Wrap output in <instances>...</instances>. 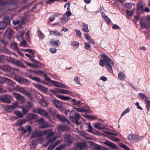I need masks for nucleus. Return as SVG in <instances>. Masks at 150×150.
Instances as JSON below:
<instances>
[{
  "label": "nucleus",
  "instance_id": "obj_60",
  "mask_svg": "<svg viewBox=\"0 0 150 150\" xmlns=\"http://www.w3.org/2000/svg\"><path fill=\"white\" fill-rule=\"evenodd\" d=\"M134 139L135 140L136 142H139L140 140L141 139V137L140 136H139L136 135L135 136V137H134Z\"/></svg>",
  "mask_w": 150,
  "mask_h": 150
},
{
  "label": "nucleus",
  "instance_id": "obj_40",
  "mask_svg": "<svg viewBox=\"0 0 150 150\" xmlns=\"http://www.w3.org/2000/svg\"><path fill=\"white\" fill-rule=\"evenodd\" d=\"M86 124L88 125L87 127L88 128L87 130V131L91 133L92 132L93 130V127L91 125V123H86Z\"/></svg>",
  "mask_w": 150,
  "mask_h": 150
},
{
  "label": "nucleus",
  "instance_id": "obj_25",
  "mask_svg": "<svg viewBox=\"0 0 150 150\" xmlns=\"http://www.w3.org/2000/svg\"><path fill=\"white\" fill-rule=\"evenodd\" d=\"M50 35H55L57 36H59L60 33L56 30H52L50 31Z\"/></svg>",
  "mask_w": 150,
  "mask_h": 150
},
{
  "label": "nucleus",
  "instance_id": "obj_20",
  "mask_svg": "<svg viewBox=\"0 0 150 150\" xmlns=\"http://www.w3.org/2000/svg\"><path fill=\"white\" fill-rule=\"evenodd\" d=\"M140 23L141 27L147 28L148 27V24L146 21H144L143 20H141L140 21Z\"/></svg>",
  "mask_w": 150,
  "mask_h": 150
},
{
  "label": "nucleus",
  "instance_id": "obj_16",
  "mask_svg": "<svg viewBox=\"0 0 150 150\" xmlns=\"http://www.w3.org/2000/svg\"><path fill=\"white\" fill-rule=\"evenodd\" d=\"M50 82H52L53 84L56 87L62 88H67V86H66L64 85L63 84L61 83H60L53 81H50Z\"/></svg>",
  "mask_w": 150,
  "mask_h": 150
},
{
  "label": "nucleus",
  "instance_id": "obj_61",
  "mask_svg": "<svg viewBox=\"0 0 150 150\" xmlns=\"http://www.w3.org/2000/svg\"><path fill=\"white\" fill-rule=\"evenodd\" d=\"M27 42L26 40H24L21 43V46L23 47H26Z\"/></svg>",
  "mask_w": 150,
  "mask_h": 150
},
{
  "label": "nucleus",
  "instance_id": "obj_42",
  "mask_svg": "<svg viewBox=\"0 0 150 150\" xmlns=\"http://www.w3.org/2000/svg\"><path fill=\"white\" fill-rule=\"evenodd\" d=\"M103 17L105 21H107V24L108 25L110 24L111 22V20L108 16L105 14H104Z\"/></svg>",
  "mask_w": 150,
  "mask_h": 150
},
{
  "label": "nucleus",
  "instance_id": "obj_56",
  "mask_svg": "<svg viewBox=\"0 0 150 150\" xmlns=\"http://www.w3.org/2000/svg\"><path fill=\"white\" fill-rule=\"evenodd\" d=\"M75 31L76 34L80 38H81V33L80 30L76 29L75 30Z\"/></svg>",
  "mask_w": 150,
  "mask_h": 150
},
{
  "label": "nucleus",
  "instance_id": "obj_62",
  "mask_svg": "<svg viewBox=\"0 0 150 150\" xmlns=\"http://www.w3.org/2000/svg\"><path fill=\"white\" fill-rule=\"evenodd\" d=\"M55 147L53 144H51L49 146L47 150H52Z\"/></svg>",
  "mask_w": 150,
  "mask_h": 150
},
{
  "label": "nucleus",
  "instance_id": "obj_39",
  "mask_svg": "<svg viewBox=\"0 0 150 150\" xmlns=\"http://www.w3.org/2000/svg\"><path fill=\"white\" fill-rule=\"evenodd\" d=\"M21 50H23L25 52H28L30 53L31 54H33L35 52V50L33 49H21Z\"/></svg>",
  "mask_w": 150,
  "mask_h": 150
},
{
  "label": "nucleus",
  "instance_id": "obj_2",
  "mask_svg": "<svg viewBox=\"0 0 150 150\" xmlns=\"http://www.w3.org/2000/svg\"><path fill=\"white\" fill-rule=\"evenodd\" d=\"M1 69L4 71L8 72L12 74H15L16 71H18L17 69L11 67L10 66L8 65H5L1 66Z\"/></svg>",
  "mask_w": 150,
  "mask_h": 150
},
{
  "label": "nucleus",
  "instance_id": "obj_1",
  "mask_svg": "<svg viewBox=\"0 0 150 150\" xmlns=\"http://www.w3.org/2000/svg\"><path fill=\"white\" fill-rule=\"evenodd\" d=\"M100 55L104 59H100L99 65L102 67L105 65L108 71L110 73H113L111 65L113 66H114V62L105 53L101 54Z\"/></svg>",
  "mask_w": 150,
  "mask_h": 150
},
{
  "label": "nucleus",
  "instance_id": "obj_17",
  "mask_svg": "<svg viewBox=\"0 0 150 150\" xmlns=\"http://www.w3.org/2000/svg\"><path fill=\"white\" fill-rule=\"evenodd\" d=\"M38 116L35 114L30 113L27 115L26 116L27 119L29 120L35 119Z\"/></svg>",
  "mask_w": 150,
  "mask_h": 150
},
{
  "label": "nucleus",
  "instance_id": "obj_5",
  "mask_svg": "<svg viewBox=\"0 0 150 150\" xmlns=\"http://www.w3.org/2000/svg\"><path fill=\"white\" fill-rule=\"evenodd\" d=\"M73 119L75 123L77 125L80 124L83 121V119L78 113H76Z\"/></svg>",
  "mask_w": 150,
  "mask_h": 150
},
{
  "label": "nucleus",
  "instance_id": "obj_8",
  "mask_svg": "<svg viewBox=\"0 0 150 150\" xmlns=\"http://www.w3.org/2000/svg\"><path fill=\"white\" fill-rule=\"evenodd\" d=\"M34 111L35 112L45 117H47L48 115V113L45 110L39 108L37 109H35Z\"/></svg>",
  "mask_w": 150,
  "mask_h": 150
},
{
  "label": "nucleus",
  "instance_id": "obj_63",
  "mask_svg": "<svg viewBox=\"0 0 150 150\" xmlns=\"http://www.w3.org/2000/svg\"><path fill=\"white\" fill-rule=\"evenodd\" d=\"M95 148L97 149V150H103V147L100 146L98 145H96L95 146Z\"/></svg>",
  "mask_w": 150,
  "mask_h": 150
},
{
  "label": "nucleus",
  "instance_id": "obj_59",
  "mask_svg": "<svg viewBox=\"0 0 150 150\" xmlns=\"http://www.w3.org/2000/svg\"><path fill=\"white\" fill-rule=\"evenodd\" d=\"M125 7L128 9H130L132 7V4L130 3H127L125 4Z\"/></svg>",
  "mask_w": 150,
  "mask_h": 150
},
{
  "label": "nucleus",
  "instance_id": "obj_22",
  "mask_svg": "<svg viewBox=\"0 0 150 150\" xmlns=\"http://www.w3.org/2000/svg\"><path fill=\"white\" fill-rule=\"evenodd\" d=\"M94 126L96 128L100 130L103 129L104 128V126L102 125V123H96L95 124Z\"/></svg>",
  "mask_w": 150,
  "mask_h": 150
},
{
  "label": "nucleus",
  "instance_id": "obj_23",
  "mask_svg": "<svg viewBox=\"0 0 150 150\" xmlns=\"http://www.w3.org/2000/svg\"><path fill=\"white\" fill-rule=\"evenodd\" d=\"M7 25V22L5 21L0 22V30L5 28L6 27Z\"/></svg>",
  "mask_w": 150,
  "mask_h": 150
},
{
  "label": "nucleus",
  "instance_id": "obj_53",
  "mask_svg": "<svg viewBox=\"0 0 150 150\" xmlns=\"http://www.w3.org/2000/svg\"><path fill=\"white\" fill-rule=\"evenodd\" d=\"M56 139V137H54L53 138L51 139H47V142L50 144V143H52L53 142L55 141Z\"/></svg>",
  "mask_w": 150,
  "mask_h": 150
},
{
  "label": "nucleus",
  "instance_id": "obj_11",
  "mask_svg": "<svg viewBox=\"0 0 150 150\" xmlns=\"http://www.w3.org/2000/svg\"><path fill=\"white\" fill-rule=\"evenodd\" d=\"M137 13L140 12L141 13H143L144 8V7L145 5V4L141 1L137 4Z\"/></svg>",
  "mask_w": 150,
  "mask_h": 150
},
{
  "label": "nucleus",
  "instance_id": "obj_52",
  "mask_svg": "<svg viewBox=\"0 0 150 150\" xmlns=\"http://www.w3.org/2000/svg\"><path fill=\"white\" fill-rule=\"evenodd\" d=\"M51 113L53 116L56 117V115L58 114L57 112L55 110L52 109L51 110Z\"/></svg>",
  "mask_w": 150,
  "mask_h": 150
},
{
  "label": "nucleus",
  "instance_id": "obj_47",
  "mask_svg": "<svg viewBox=\"0 0 150 150\" xmlns=\"http://www.w3.org/2000/svg\"><path fill=\"white\" fill-rule=\"evenodd\" d=\"M138 95L142 99H145V98H148L146 95L143 93H139L138 94Z\"/></svg>",
  "mask_w": 150,
  "mask_h": 150
},
{
  "label": "nucleus",
  "instance_id": "obj_44",
  "mask_svg": "<svg viewBox=\"0 0 150 150\" xmlns=\"http://www.w3.org/2000/svg\"><path fill=\"white\" fill-rule=\"evenodd\" d=\"M145 101L146 103V105L147 110L149 111L150 108V101L147 99H145Z\"/></svg>",
  "mask_w": 150,
  "mask_h": 150
},
{
  "label": "nucleus",
  "instance_id": "obj_12",
  "mask_svg": "<svg viewBox=\"0 0 150 150\" xmlns=\"http://www.w3.org/2000/svg\"><path fill=\"white\" fill-rule=\"evenodd\" d=\"M52 101L57 108H61L63 107V104L62 102L58 100H52Z\"/></svg>",
  "mask_w": 150,
  "mask_h": 150
},
{
  "label": "nucleus",
  "instance_id": "obj_18",
  "mask_svg": "<svg viewBox=\"0 0 150 150\" xmlns=\"http://www.w3.org/2000/svg\"><path fill=\"white\" fill-rule=\"evenodd\" d=\"M66 14H64L62 17L60 18V21L63 24H65L70 19L69 17L66 16Z\"/></svg>",
  "mask_w": 150,
  "mask_h": 150
},
{
  "label": "nucleus",
  "instance_id": "obj_64",
  "mask_svg": "<svg viewBox=\"0 0 150 150\" xmlns=\"http://www.w3.org/2000/svg\"><path fill=\"white\" fill-rule=\"evenodd\" d=\"M95 148L97 149V150H103V147L100 146L98 145H96L95 146Z\"/></svg>",
  "mask_w": 150,
  "mask_h": 150
},
{
  "label": "nucleus",
  "instance_id": "obj_3",
  "mask_svg": "<svg viewBox=\"0 0 150 150\" xmlns=\"http://www.w3.org/2000/svg\"><path fill=\"white\" fill-rule=\"evenodd\" d=\"M18 131H21L22 134H25L27 131H28L29 134L32 131L31 126L28 125H26L25 127L21 126L18 129Z\"/></svg>",
  "mask_w": 150,
  "mask_h": 150
},
{
  "label": "nucleus",
  "instance_id": "obj_13",
  "mask_svg": "<svg viewBox=\"0 0 150 150\" xmlns=\"http://www.w3.org/2000/svg\"><path fill=\"white\" fill-rule=\"evenodd\" d=\"M76 146L78 149L80 150H83L86 148V145L84 142H79L76 144Z\"/></svg>",
  "mask_w": 150,
  "mask_h": 150
},
{
  "label": "nucleus",
  "instance_id": "obj_57",
  "mask_svg": "<svg viewBox=\"0 0 150 150\" xmlns=\"http://www.w3.org/2000/svg\"><path fill=\"white\" fill-rule=\"evenodd\" d=\"M130 110V109L129 108H128L127 109H126L125 110H124L123 112L122 113L121 115V117H122L124 115H125V114H126L127 113H128L129 112Z\"/></svg>",
  "mask_w": 150,
  "mask_h": 150
},
{
  "label": "nucleus",
  "instance_id": "obj_54",
  "mask_svg": "<svg viewBox=\"0 0 150 150\" xmlns=\"http://www.w3.org/2000/svg\"><path fill=\"white\" fill-rule=\"evenodd\" d=\"M38 88L41 91H45V88L43 86L40 85H37Z\"/></svg>",
  "mask_w": 150,
  "mask_h": 150
},
{
  "label": "nucleus",
  "instance_id": "obj_24",
  "mask_svg": "<svg viewBox=\"0 0 150 150\" xmlns=\"http://www.w3.org/2000/svg\"><path fill=\"white\" fill-rule=\"evenodd\" d=\"M59 40H57L55 41H50V44L52 45V46L55 47H57L59 46Z\"/></svg>",
  "mask_w": 150,
  "mask_h": 150
},
{
  "label": "nucleus",
  "instance_id": "obj_9",
  "mask_svg": "<svg viewBox=\"0 0 150 150\" xmlns=\"http://www.w3.org/2000/svg\"><path fill=\"white\" fill-rule=\"evenodd\" d=\"M0 101L3 102L9 103L11 102L9 96L8 95L3 96L0 98Z\"/></svg>",
  "mask_w": 150,
  "mask_h": 150
},
{
  "label": "nucleus",
  "instance_id": "obj_19",
  "mask_svg": "<svg viewBox=\"0 0 150 150\" xmlns=\"http://www.w3.org/2000/svg\"><path fill=\"white\" fill-rule=\"evenodd\" d=\"M82 24L83 25L82 30L86 33H88L89 32V30L88 28V25L84 23H82Z\"/></svg>",
  "mask_w": 150,
  "mask_h": 150
},
{
  "label": "nucleus",
  "instance_id": "obj_10",
  "mask_svg": "<svg viewBox=\"0 0 150 150\" xmlns=\"http://www.w3.org/2000/svg\"><path fill=\"white\" fill-rule=\"evenodd\" d=\"M17 104H14L13 105H7L5 107V109L8 112H11L12 110L17 107Z\"/></svg>",
  "mask_w": 150,
  "mask_h": 150
},
{
  "label": "nucleus",
  "instance_id": "obj_6",
  "mask_svg": "<svg viewBox=\"0 0 150 150\" xmlns=\"http://www.w3.org/2000/svg\"><path fill=\"white\" fill-rule=\"evenodd\" d=\"M59 120L62 122L64 123L66 125H67L69 124V121L65 117H63L60 114H58L56 115V117Z\"/></svg>",
  "mask_w": 150,
  "mask_h": 150
},
{
  "label": "nucleus",
  "instance_id": "obj_21",
  "mask_svg": "<svg viewBox=\"0 0 150 150\" xmlns=\"http://www.w3.org/2000/svg\"><path fill=\"white\" fill-rule=\"evenodd\" d=\"M26 121L27 120L25 119L19 120L16 123L15 125L18 126L25 123Z\"/></svg>",
  "mask_w": 150,
  "mask_h": 150
},
{
  "label": "nucleus",
  "instance_id": "obj_49",
  "mask_svg": "<svg viewBox=\"0 0 150 150\" xmlns=\"http://www.w3.org/2000/svg\"><path fill=\"white\" fill-rule=\"evenodd\" d=\"M76 110L77 111L81 112H88V110L84 109L83 108L80 109L79 108H76Z\"/></svg>",
  "mask_w": 150,
  "mask_h": 150
},
{
  "label": "nucleus",
  "instance_id": "obj_4",
  "mask_svg": "<svg viewBox=\"0 0 150 150\" xmlns=\"http://www.w3.org/2000/svg\"><path fill=\"white\" fill-rule=\"evenodd\" d=\"M36 122L39 124V127L40 128L44 129L49 126L48 122H45L43 117H41L37 120Z\"/></svg>",
  "mask_w": 150,
  "mask_h": 150
},
{
  "label": "nucleus",
  "instance_id": "obj_48",
  "mask_svg": "<svg viewBox=\"0 0 150 150\" xmlns=\"http://www.w3.org/2000/svg\"><path fill=\"white\" fill-rule=\"evenodd\" d=\"M126 15L129 16H132L133 14V12L132 11L127 10L126 11Z\"/></svg>",
  "mask_w": 150,
  "mask_h": 150
},
{
  "label": "nucleus",
  "instance_id": "obj_55",
  "mask_svg": "<svg viewBox=\"0 0 150 150\" xmlns=\"http://www.w3.org/2000/svg\"><path fill=\"white\" fill-rule=\"evenodd\" d=\"M31 72L33 73V74H41L42 72V71H35L33 70H30Z\"/></svg>",
  "mask_w": 150,
  "mask_h": 150
},
{
  "label": "nucleus",
  "instance_id": "obj_43",
  "mask_svg": "<svg viewBox=\"0 0 150 150\" xmlns=\"http://www.w3.org/2000/svg\"><path fill=\"white\" fill-rule=\"evenodd\" d=\"M119 146L126 150H129V149L126 145L122 143H120Z\"/></svg>",
  "mask_w": 150,
  "mask_h": 150
},
{
  "label": "nucleus",
  "instance_id": "obj_28",
  "mask_svg": "<svg viewBox=\"0 0 150 150\" xmlns=\"http://www.w3.org/2000/svg\"><path fill=\"white\" fill-rule=\"evenodd\" d=\"M5 35L9 39H10L11 37L12 33L11 31L8 30L5 32Z\"/></svg>",
  "mask_w": 150,
  "mask_h": 150
},
{
  "label": "nucleus",
  "instance_id": "obj_45",
  "mask_svg": "<svg viewBox=\"0 0 150 150\" xmlns=\"http://www.w3.org/2000/svg\"><path fill=\"white\" fill-rule=\"evenodd\" d=\"M109 139L115 142H119L120 141V139L119 138L112 136H110Z\"/></svg>",
  "mask_w": 150,
  "mask_h": 150
},
{
  "label": "nucleus",
  "instance_id": "obj_41",
  "mask_svg": "<svg viewBox=\"0 0 150 150\" xmlns=\"http://www.w3.org/2000/svg\"><path fill=\"white\" fill-rule=\"evenodd\" d=\"M2 0H0V7L6 6L8 4H11L12 3L8 1L3 2L2 1Z\"/></svg>",
  "mask_w": 150,
  "mask_h": 150
},
{
  "label": "nucleus",
  "instance_id": "obj_36",
  "mask_svg": "<svg viewBox=\"0 0 150 150\" xmlns=\"http://www.w3.org/2000/svg\"><path fill=\"white\" fill-rule=\"evenodd\" d=\"M73 101L74 102V104L75 105H77L78 106L81 108H86V107L85 106V105H84V106H82V104L79 101H76V100L75 99H73Z\"/></svg>",
  "mask_w": 150,
  "mask_h": 150
},
{
  "label": "nucleus",
  "instance_id": "obj_7",
  "mask_svg": "<svg viewBox=\"0 0 150 150\" xmlns=\"http://www.w3.org/2000/svg\"><path fill=\"white\" fill-rule=\"evenodd\" d=\"M64 139L65 142L69 145L73 143V138L70 134L67 133L64 136Z\"/></svg>",
  "mask_w": 150,
  "mask_h": 150
},
{
  "label": "nucleus",
  "instance_id": "obj_51",
  "mask_svg": "<svg viewBox=\"0 0 150 150\" xmlns=\"http://www.w3.org/2000/svg\"><path fill=\"white\" fill-rule=\"evenodd\" d=\"M15 79L16 81L19 83H21L22 77L17 76L15 77Z\"/></svg>",
  "mask_w": 150,
  "mask_h": 150
},
{
  "label": "nucleus",
  "instance_id": "obj_34",
  "mask_svg": "<svg viewBox=\"0 0 150 150\" xmlns=\"http://www.w3.org/2000/svg\"><path fill=\"white\" fill-rule=\"evenodd\" d=\"M21 108L22 109L23 113L24 114H26L29 110V108L26 106L21 107Z\"/></svg>",
  "mask_w": 150,
  "mask_h": 150
},
{
  "label": "nucleus",
  "instance_id": "obj_29",
  "mask_svg": "<svg viewBox=\"0 0 150 150\" xmlns=\"http://www.w3.org/2000/svg\"><path fill=\"white\" fill-rule=\"evenodd\" d=\"M58 97L61 99L64 100H68L70 99V97L64 96L59 95Z\"/></svg>",
  "mask_w": 150,
  "mask_h": 150
},
{
  "label": "nucleus",
  "instance_id": "obj_58",
  "mask_svg": "<svg viewBox=\"0 0 150 150\" xmlns=\"http://www.w3.org/2000/svg\"><path fill=\"white\" fill-rule=\"evenodd\" d=\"M84 45L85 48L87 50H89V48L91 47V45L88 42L85 43Z\"/></svg>",
  "mask_w": 150,
  "mask_h": 150
},
{
  "label": "nucleus",
  "instance_id": "obj_33",
  "mask_svg": "<svg viewBox=\"0 0 150 150\" xmlns=\"http://www.w3.org/2000/svg\"><path fill=\"white\" fill-rule=\"evenodd\" d=\"M19 91L21 92L23 94L26 96H30V94L27 93L23 88H20L19 89Z\"/></svg>",
  "mask_w": 150,
  "mask_h": 150
},
{
  "label": "nucleus",
  "instance_id": "obj_26",
  "mask_svg": "<svg viewBox=\"0 0 150 150\" xmlns=\"http://www.w3.org/2000/svg\"><path fill=\"white\" fill-rule=\"evenodd\" d=\"M58 128L62 131H67L69 129V128L67 126L62 125H60L59 126Z\"/></svg>",
  "mask_w": 150,
  "mask_h": 150
},
{
  "label": "nucleus",
  "instance_id": "obj_15",
  "mask_svg": "<svg viewBox=\"0 0 150 150\" xmlns=\"http://www.w3.org/2000/svg\"><path fill=\"white\" fill-rule=\"evenodd\" d=\"M51 131L52 130L48 129L38 132H37V136L38 137H42L47 134L48 132Z\"/></svg>",
  "mask_w": 150,
  "mask_h": 150
},
{
  "label": "nucleus",
  "instance_id": "obj_27",
  "mask_svg": "<svg viewBox=\"0 0 150 150\" xmlns=\"http://www.w3.org/2000/svg\"><path fill=\"white\" fill-rule=\"evenodd\" d=\"M12 62L13 64L17 66L20 67L21 66H22V63L20 61H18L16 59H14L13 60Z\"/></svg>",
  "mask_w": 150,
  "mask_h": 150
},
{
  "label": "nucleus",
  "instance_id": "obj_50",
  "mask_svg": "<svg viewBox=\"0 0 150 150\" xmlns=\"http://www.w3.org/2000/svg\"><path fill=\"white\" fill-rule=\"evenodd\" d=\"M105 133L107 134L111 135L114 136H117L118 135V133H114L108 131H106L105 132Z\"/></svg>",
  "mask_w": 150,
  "mask_h": 150
},
{
  "label": "nucleus",
  "instance_id": "obj_46",
  "mask_svg": "<svg viewBox=\"0 0 150 150\" xmlns=\"http://www.w3.org/2000/svg\"><path fill=\"white\" fill-rule=\"evenodd\" d=\"M76 114V113L74 110H72L69 114L70 118L73 119Z\"/></svg>",
  "mask_w": 150,
  "mask_h": 150
},
{
  "label": "nucleus",
  "instance_id": "obj_14",
  "mask_svg": "<svg viewBox=\"0 0 150 150\" xmlns=\"http://www.w3.org/2000/svg\"><path fill=\"white\" fill-rule=\"evenodd\" d=\"M3 79L4 81V83H7L10 86H11L12 89H13L15 88L14 86V85L15 84V82H13L11 80L6 78H4Z\"/></svg>",
  "mask_w": 150,
  "mask_h": 150
},
{
  "label": "nucleus",
  "instance_id": "obj_31",
  "mask_svg": "<svg viewBox=\"0 0 150 150\" xmlns=\"http://www.w3.org/2000/svg\"><path fill=\"white\" fill-rule=\"evenodd\" d=\"M125 75L122 72H120L119 73L118 78L121 80H124L125 78Z\"/></svg>",
  "mask_w": 150,
  "mask_h": 150
},
{
  "label": "nucleus",
  "instance_id": "obj_37",
  "mask_svg": "<svg viewBox=\"0 0 150 150\" xmlns=\"http://www.w3.org/2000/svg\"><path fill=\"white\" fill-rule=\"evenodd\" d=\"M11 47L12 49L17 51L19 50V48L18 47L17 44L16 43H14L12 44L11 45Z\"/></svg>",
  "mask_w": 150,
  "mask_h": 150
},
{
  "label": "nucleus",
  "instance_id": "obj_32",
  "mask_svg": "<svg viewBox=\"0 0 150 150\" xmlns=\"http://www.w3.org/2000/svg\"><path fill=\"white\" fill-rule=\"evenodd\" d=\"M104 144L108 146L114 147L116 146L114 144L109 141H106L104 142Z\"/></svg>",
  "mask_w": 150,
  "mask_h": 150
},
{
  "label": "nucleus",
  "instance_id": "obj_35",
  "mask_svg": "<svg viewBox=\"0 0 150 150\" xmlns=\"http://www.w3.org/2000/svg\"><path fill=\"white\" fill-rule=\"evenodd\" d=\"M14 113L19 117L22 118L24 116L22 113L20 111L16 110L14 112Z\"/></svg>",
  "mask_w": 150,
  "mask_h": 150
},
{
  "label": "nucleus",
  "instance_id": "obj_30",
  "mask_svg": "<svg viewBox=\"0 0 150 150\" xmlns=\"http://www.w3.org/2000/svg\"><path fill=\"white\" fill-rule=\"evenodd\" d=\"M14 96L16 99L20 100H23L24 98L23 96L18 93H15Z\"/></svg>",
  "mask_w": 150,
  "mask_h": 150
},
{
  "label": "nucleus",
  "instance_id": "obj_38",
  "mask_svg": "<svg viewBox=\"0 0 150 150\" xmlns=\"http://www.w3.org/2000/svg\"><path fill=\"white\" fill-rule=\"evenodd\" d=\"M37 32L39 38L41 39H43L45 36L44 34L40 30H38Z\"/></svg>",
  "mask_w": 150,
  "mask_h": 150
}]
</instances>
